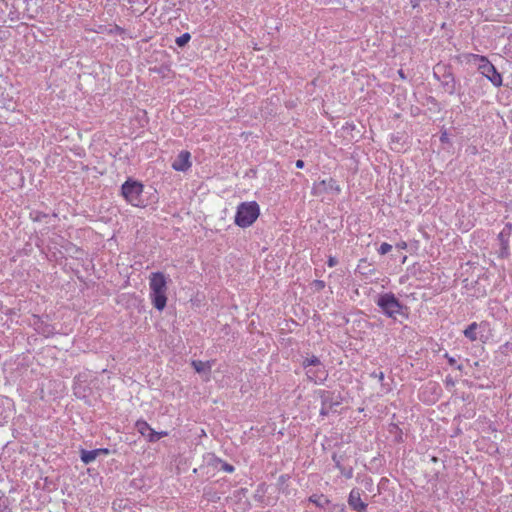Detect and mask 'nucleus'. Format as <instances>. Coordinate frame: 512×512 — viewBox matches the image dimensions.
I'll return each instance as SVG.
<instances>
[{
  "mask_svg": "<svg viewBox=\"0 0 512 512\" xmlns=\"http://www.w3.org/2000/svg\"><path fill=\"white\" fill-rule=\"evenodd\" d=\"M149 299L152 306L158 311H163L168 301V277L160 271L150 273Z\"/></svg>",
  "mask_w": 512,
  "mask_h": 512,
  "instance_id": "obj_1",
  "label": "nucleus"
},
{
  "mask_svg": "<svg viewBox=\"0 0 512 512\" xmlns=\"http://www.w3.org/2000/svg\"><path fill=\"white\" fill-rule=\"evenodd\" d=\"M260 216V206L256 201L242 202L237 206L234 223L240 228L252 226Z\"/></svg>",
  "mask_w": 512,
  "mask_h": 512,
  "instance_id": "obj_2",
  "label": "nucleus"
},
{
  "mask_svg": "<svg viewBox=\"0 0 512 512\" xmlns=\"http://www.w3.org/2000/svg\"><path fill=\"white\" fill-rule=\"evenodd\" d=\"M376 303L387 317L396 319L399 315L408 318L407 308L399 302L393 293L380 295Z\"/></svg>",
  "mask_w": 512,
  "mask_h": 512,
  "instance_id": "obj_3",
  "label": "nucleus"
},
{
  "mask_svg": "<svg viewBox=\"0 0 512 512\" xmlns=\"http://www.w3.org/2000/svg\"><path fill=\"white\" fill-rule=\"evenodd\" d=\"M143 190L144 186L142 183L129 179L122 184L121 194L129 204L142 208L145 207V202L142 198Z\"/></svg>",
  "mask_w": 512,
  "mask_h": 512,
  "instance_id": "obj_4",
  "label": "nucleus"
},
{
  "mask_svg": "<svg viewBox=\"0 0 512 512\" xmlns=\"http://www.w3.org/2000/svg\"><path fill=\"white\" fill-rule=\"evenodd\" d=\"M491 332L490 324L487 321L473 322L464 331V336L470 341L485 343Z\"/></svg>",
  "mask_w": 512,
  "mask_h": 512,
  "instance_id": "obj_5",
  "label": "nucleus"
},
{
  "mask_svg": "<svg viewBox=\"0 0 512 512\" xmlns=\"http://www.w3.org/2000/svg\"><path fill=\"white\" fill-rule=\"evenodd\" d=\"M478 70L494 86L500 87L502 85L501 74L496 70L495 66L488 60V58H481V63L478 65Z\"/></svg>",
  "mask_w": 512,
  "mask_h": 512,
  "instance_id": "obj_6",
  "label": "nucleus"
},
{
  "mask_svg": "<svg viewBox=\"0 0 512 512\" xmlns=\"http://www.w3.org/2000/svg\"><path fill=\"white\" fill-rule=\"evenodd\" d=\"M328 192H334L335 194H339L341 192V187L337 184L335 179H323L313 184V195L320 196Z\"/></svg>",
  "mask_w": 512,
  "mask_h": 512,
  "instance_id": "obj_7",
  "label": "nucleus"
},
{
  "mask_svg": "<svg viewBox=\"0 0 512 512\" xmlns=\"http://www.w3.org/2000/svg\"><path fill=\"white\" fill-rule=\"evenodd\" d=\"M510 235H511V226L506 225L503 230L498 234V241L500 244L499 257L506 258L510 254Z\"/></svg>",
  "mask_w": 512,
  "mask_h": 512,
  "instance_id": "obj_8",
  "label": "nucleus"
},
{
  "mask_svg": "<svg viewBox=\"0 0 512 512\" xmlns=\"http://www.w3.org/2000/svg\"><path fill=\"white\" fill-rule=\"evenodd\" d=\"M191 163V154L189 151H181L175 161L172 163V168L175 171L186 172L190 169Z\"/></svg>",
  "mask_w": 512,
  "mask_h": 512,
  "instance_id": "obj_9",
  "label": "nucleus"
},
{
  "mask_svg": "<svg viewBox=\"0 0 512 512\" xmlns=\"http://www.w3.org/2000/svg\"><path fill=\"white\" fill-rule=\"evenodd\" d=\"M349 506L357 512H365L367 504L361 499V493L359 489H352L348 497Z\"/></svg>",
  "mask_w": 512,
  "mask_h": 512,
  "instance_id": "obj_10",
  "label": "nucleus"
},
{
  "mask_svg": "<svg viewBox=\"0 0 512 512\" xmlns=\"http://www.w3.org/2000/svg\"><path fill=\"white\" fill-rule=\"evenodd\" d=\"M109 450L106 448L94 449V450H82L80 458L83 463L90 464L92 463L99 455L104 454L107 455Z\"/></svg>",
  "mask_w": 512,
  "mask_h": 512,
  "instance_id": "obj_11",
  "label": "nucleus"
},
{
  "mask_svg": "<svg viewBox=\"0 0 512 512\" xmlns=\"http://www.w3.org/2000/svg\"><path fill=\"white\" fill-rule=\"evenodd\" d=\"M192 365H193L194 369L196 370V372H198L199 374L207 376L209 374V372L211 371V368H212V365H213V361H210V360H205V361L193 360L192 361Z\"/></svg>",
  "mask_w": 512,
  "mask_h": 512,
  "instance_id": "obj_12",
  "label": "nucleus"
},
{
  "mask_svg": "<svg viewBox=\"0 0 512 512\" xmlns=\"http://www.w3.org/2000/svg\"><path fill=\"white\" fill-rule=\"evenodd\" d=\"M357 271L363 276H371L375 274V269L372 264L366 259L362 258L359 260L357 265Z\"/></svg>",
  "mask_w": 512,
  "mask_h": 512,
  "instance_id": "obj_13",
  "label": "nucleus"
},
{
  "mask_svg": "<svg viewBox=\"0 0 512 512\" xmlns=\"http://www.w3.org/2000/svg\"><path fill=\"white\" fill-rule=\"evenodd\" d=\"M136 430L144 437L151 431V426L144 420H138L135 424Z\"/></svg>",
  "mask_w": 512,
  "mask_h": 512,
  "instance_id": "obj_14",
  "label": "nucleus"
},
{
  "mask_svg": "<svg viewBox=\"0 0 512 512\" xmlns=\"http://www.w3.org/2000/svg\"><path fill=\"white\" fill-rule=\"evenodd\" d=\"M321 398H322V408L320 410V414L321 415H327L330 411V409L332 408V405H327V401L329 399V392H326V391H323L322 394H321Z\"/></svg>",
  "mask_w": 512,
  "mask_h": 512,
  "instance_id": "obj_15",
  "label": "nucleus"
},
{
  "mask_svg": "<svg viewBox=\"0 0 512 512\" xmlns=\"http://www.w3.org/2000/svg\"><path fill=\"white\" fill-rule=\"evenodd\" d=\"M463 57H464L465 61L468 63L477 61V62H479V64L481 63V58H487L486 56L473 54V53H466L463 55Z\"/></svg>",
  "mask_w": 512,
  "mask_h": 512,
  "instance_id": "obj_16",
  "label": "nucleus"
},
{
  "mask_svg": "<svg viewBox=\"0 0 512 512\" xmlns=\"http://www.w3.org/2000/svg\"><path fill=\"white\" fill-rule=\"evenodd\" d=\"M309 501L316 504L319 507H324V505L328 503V500L326 498L318 495H312L309 498Z\"/></svg>",
  "mask_w": 512,
  "mask_h": 512,
  "instance_id": "obj_17",
  "label": "nucleus"
},
{
  "mask_svg": "<svg viewBox=\"0 0 512 512\" xmlns=\"http://www.w3.org/2000/svg\"><path fill=\"white\" fill-rule=\"evenodd\" d=\"M191 39V35L189 33H184L181 36L177 37L175 42L179 47L185 46Z\"/></svg>",
  "mask_w": 512,
  "mask_h": 512,
  "instance_id": "obj_18",
  "label": "nucleus"
},
{
  "mask_svg": "<svg viewBox=\"0 0 512 512\" xmlns=\"http://www.w3.org/2000/svg\"><path fill=\"white\" fill-rule=\"evenodd\" d=\"M336 465H337V467L340 469L341 474H342L345 478H347V479L352 478V476H353V469H352L351 467H348V468H346V467H342V466L339 464V462H337V463H336Z\"/></svg>",
  "mask_w": 512,
  "mask_h": 512,
  "instance_id": "obj_19",
  "label": "nucleus"
},
{
  "mask_svg": "<svg viewBox=\"0 0 512 512\" xmlns=\"http://www.w3.org/2000/svg\"><path fill=\"white\" fill-rule=\"evenodd\" d=\"M391 250H392V245L384 242L380 245L378 252L381 255H385V254L389 253Z\"/></svg>",
  "mask_w": 512,
  "mask_h": 512,
  "instance_id": "obj_20",
  "label": "nucleus"
},
{
  "mask_svg": "<svg viewBox=\"0 0 512 512\" xmlns=\"http://www.w3.org/2000/svg\"><path fill=\"white\" fill-rule=\"evenodd\" d=\"M319 363V360L317 357L315 356H312L311 358H307L305 361H304V366L305 368H308L309 366H315Z\"/></svg>",
  "mask_w": 512,
  "mask_h": 512,
  "instance_id": "obj_21",
  "label": "nucleus"
},
{
  "mask_svg": "<svg viewBox=\"0 0 512 512\" xmlns=\"http://www.w3.org/2000/svg\"><path fill=\"white\" fill-rule=\"evenodd\" d=\"M108 33L109 34H114L115 33V34H119V35H124L125 34V30L122 27L118 26V25H114L113 28L108 30Z\"/></svg>",
  "mask_w": 512,
  "mask_h": 512,
  "instance_id": "obj_22",
  "label": "nucleus"
},
{
  "mask_svg": "<svg viewBox=\"0 0 512 512\" xmlns=\"http://www.w3.org/2000/svg\"><path fill=\"white\" fill-rule=\"evenodd\" d=\"M146 438H147V439H148V441H150V442H156V441H158L157 431H155L154 429H151L150 433H148V435L146 436Z\"/></svg>",
  "mask_w": 512,
  "mask_h": 512,
  "instance_id": "obj_23",
  "label": "nucleus"
},
{
  "mask_svg": "<svg viewBox=\"0 0 512 512\" xmlns=\"http://www.w3.org/2000/svg\"><path fill=\"white\" fill-rule=\"evenodd\" d=\"M313 285L317 290H322L325 288V282L323 280H315Z\"/></svg>",
  "mask_w": 512,
  "mask_h": 512,
  "instance_id": "obj_24",
  "label": "nucleus"
},
{
  "mask_svg": "<svg viewBox=\"0 0 512 512\" xmlns=\"http://www.w3.org/2000/svg\"><path fill=\"white\" fill-rule=\"evenodd\" d=\"M222 470L227 472V473H232L234 471V467L231 464L224 463L222 465Z\"/></svg>",
  "mask_w": 512,
  "mask_h": 512,
  "instance_id": "obj_25",
  "label": "nucleus"
},
{
  "mask_svg": "<svg viewBox=\"0 0 512 512\" xmlns=\"http://www.w3.org/2000/svg\"><path fill=\"white\" fill-rule=\"evenodd\" d=\"M337 263H338V260L334 256H330L328 258L327 264L329 267H334L337 265Z\"/></svg>",
  "mask_w": 512,
  "mask_h": 512,
  "instance_id": "obj_26",
  "label": "nucleus"
},
{
  "mask_svg": "<svg viewBox=\"0 0 512 512\" xmlns=\"http://www.w3.org/2000/svg\"><path fill=\"white\" fill-rule=\"evenodd\" d=\"M396 246H397V248H399V249H403V250H405V249H407V246H408V245H407V243H406L405 241H401V242L397 243V245H396Z\"/></svg>",
  "mask_w": 512,
  "mask_h": 512,
  "instance_id": "obj_27",
  "label": "nucleus"
},
{
  "mask_svg": "<svg viewBox=\"0 0 512 512\" xmlns=\"http://www.w3.org/2000/svg\"><path fill=\"white\" fill-rule=\"evenodd\" d=\"M296 167L297 168H303L304 167V161L303 160H297L296 161Z\"/></svg>",
  "mask_w": 512,
  "mask_h": 512,
  "instance_id": "obj_28",
  "label": "nucleus"
},
{
  "mask_svg": "<svg viewBox=\"0 0 512 512\" xmlns=\"http://www.w3.org/2000/svg\"><path fill=\"white\" fill-rule=\"evenodd\" d=\"M167 435H168V433L166 431L157 432L158 440Z\"/></svg>",
  "mask_w": 512,
  "mask_h": 512,
  "instance_id": "obj_29",
  "label": "nucleus"
},
{
  "mask_svg": "<svg viewBox=\"0 0 512 512\" xmlns=\"http://www.w3.org/2000/svg\"><path fill=\"white\" fill-rule=\"evenodd\" d=\"M440 139L442 142H445L447 140L446 133L442 134Z\"/></svg>",
  "mask_w": 512,
  "mask_h": 512,
  "instance_id": "obj_30",
  "label": "nucleus"
},
{
  "mask_svg": "<svg viewBox=\"0 0 512 512\" xmlns=\"http://www.w3.org/2000/svg\"><path fill=\"white\" fill-rule=\"evenodd\" d=\"M311 373H312V372H311V370H310V369H308V370H307V372H306L307 376H308L310 379H313V378H312V376H311Z\"/></svg>",
  "mask_w": 512,
  "mask_h": 512,
  "instance_id": "obj_31",
  "label": "nucleus"
},
{
  "mask_svg": "<svg viewBox=\"0 0 512 512\" xmlns=\"http://www.w3.org/2000/svg\"><path fill=\"white\" fill-rule=\"evenodd\" d=\"M318 380L322 381V380H323V377H322V376H320V377H317V378H315V379H314V381H315V382H317Z\"/></svg>",
  "mask_w": 512,
  "mask_h": 512,
  "instance_id": "obj_32",
  "label": "nucleus"
},
{
  "mask_svg": "<svg viewBox=\"0 0 512 512\" xmlns=\"http://www.w3.org/2000/svg\"><path fill=\"white\" fill-rule=\"evenodd\" d=\"M9 417V413H7L4 417H3V420H5L6 418ZM2 422V419H0V423Z\"/></svg>",
  "mask_w": 512,
  "mask_h": 512,
  "instance_id": "obj_33",
  "label": "nucleus"
},
{
  "mask_svg": "<svg viewBox=\"0 0 512 512\" xmlns=\"http://www.w3.org/2000/svg\"><path fill=\"white\" fill-rule=\"evenodd\" d=\"M449 362H450L451 364H453V363L455 362V359L451 357V358H449Z\"/></svg>",
  "mask_w": 512,
  "mask_h": 512,
  "instance_id": "obj_34",
  "label": "nucleus"
},
{
  "mask_svg": "<svg viewBox=\"0 0 512 512\" xmlns=\"http://www.w3.org/2000/svg\"><path fill=\"white\" fill-rule=\"evenodd\" d=\"M383 377H384L383 373H382V372H380V373H379V379H380V380H382V379H383Z\"/></svg>",
  "mask_w": 512,
  "mask_h": 512,
  "instance_id": "obj_35",
  "label": "nucleus"
},
{
  "mask_svg": "<svg viewBox=\"0 0 512 512\" xmlns=\"http://www.w3.org/2000/svg\"><path fill=\"white\" fill-rule=\"evenodd\" d=\"M399 75L401 78H404V74H403L402 70L399 71Z\"/></svg>",
  "mask_w": 512,
  "mask_h": 512,
  "instance_id": "obj_36",
  "label": "nucleus"
},
{
  "mask_svg": "<svg viewBox=\"0 0 512 512\" xmlns=\"http://www.w3.org/2000/svg\"><path fill=\"white\" fill-rule=\"evenodd\" d=\"M423 399H424L425 401H430V402H433V401L435 400V398H432V399H429V400H427V399H425V398H423Z\"/></svg>",
  "mask_w": 512,
  "mask_h": 512,
  "instance_id": "obj_37",
  "label": "nucleus"
},
{
  "mask_svg": "<svg viewBox=\"0 0 512 512\" xmlns=\"http://www.w3.org/2000/svg\"><path fill=\"white\" fill-rule=\"evenodd\" d=\"M433 389L435 388V384L430 383L429 384Z\"/></svg>",
  "mask_w": 512,
  "mask_h": 512,
  "instance_id": "obj_38",
  "label": "nucleus"
}]
</instances>
